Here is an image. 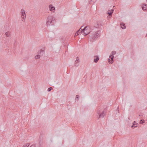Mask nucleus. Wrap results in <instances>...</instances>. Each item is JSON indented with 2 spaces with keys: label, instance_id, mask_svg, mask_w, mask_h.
<instances>
[{
  "label": "nucleus",
  "instance_id": "1",
  "mask_svg": "<svg viewBox=\"0 0 147 147\" xmlns=\"http://www.w3.org/2000/svg\"><path fill=\"white\" fill-rule=\"evenodd\" d=\"M88 28H89V27L88 26H85L83 29L82 31L84 32V36H86L89 34V38L90 39L94 40L100 36L99 34L100 33V31L99 30L96 32L90 31L88 33L86 32L85 31H86Z\"/></svg>",
  "mask_w": 147,
  "mask_h": 147
},
{
  "label": "nucleus",
  "instance_id": "2",
  "mask_svg": "<svg viewBox=\"0 0 147 147\" xmlns=\"http://www.w3.org/2000/svg\"><path fill=\"white\" fill-rule=\"evenodd\" d=\"M55 18L52 16H49L47 18V20L46 22V24L47 26L50 25L51 24V25H53V24L55 22Z\"/></svg>",
  "mask_w": 147,
  "mask_h": 147
},
{
  "label": "nucleus",
  "instance_id": "3",
  "mask_svg": "<svg viewBox=\"0 0 147 147\" xmlns=\"http://www.w3.org/2000/svg\"><path fill=\"white\" fill-rule=\"evenodd\" d=\"M21 18L22 20L23 21L24 20H25L26 16V14L25 13L24 10L22 9L21 11Z\"/></svg>",
  "mask_w": 147,
  "mask_h": 147
},
{
  "label": "nucleus",
  "instance_id": "4",
  "mask_svg": "<svg viewBox=\"0 0 147 147\" xmlns=\"http://www.w3.org/2000/svg\"><path fill=\"white\" fill-rule=\"evenodd\" d=\"M114 55H110L108 59V62L110 64H112L113 62Z\"/></svg>",
  "mask_w": 147,
  "mask_h": 147
},
{
  "label": "nucleus",
  "instance_id": "5",
  "mask_svg": "<svg viewBox=\"0 0 147 147\" xmlns=\"http://www.w3.org/2000/svg\"><path fill=\"white\" fill-rule=\"evenodd\" d=\"M83 26H81V28H80V29L75 33V35H74V37L75 36H77L78 35H79L80 34H81L82 33H84V32L82 31L83 29H82V30H80L81 28Z\"/></svg>",
  "mask_w": 147,
  "mask_h": 147
},
{
  "label": "nucleus",
  "instance_id": "6",
  "mask_svg": "<svg viewBox=\"0 0 147 147\" xmlns=\"http://www.w3.org/2000/svg\"><path fill=\"white\" fill-rule=\"evenodd\" d=\"M49 7L50 11H52L54 12L55 11V8L52 5H50L49 6Z\"/></svg>",
  "mask_w": 147,
  "mask_h": 147
},
{
  "label": "nucleus",
  "instance_id": "7",
  "mask_svg": "<svg viewBox=\"0 0 147 147\" xmlns=\"http://www.w3.org/2000/svg\"><path fill=\"white\" fill-rule=\"evenodd\" d=\"M79 59L78 57H77L76 58V59L75 62V66H78L79 64Z\"/></svg>",
  "mask_w": 147,
  "mask_h": 147
},
{
  "label": "nucleus",
  "instance_id": "8",
  "mask_svg": "<svg viewBox=\"0 0 147 147\" xmlns=\"http://www.w3.org/2000/svg\"><path fill=\"white\" fill-rule=\"evenodd\" d=\"M142 5V9L144 11H147V5L146 4H143Z\"/></svg>",
  "mask_w": 147,
  "mask_h": 147
},
{
  "label": "nucleus",
  "instance_id": "9",
  "mask_svg": "<svg viewBox=\"0 0 147 147\" xmlns=\"http://www.w3.org/2000/svg\"><path fill=\"white\" fill-rule=\"evenodd\" d=\"M99 115V117L98 119L100 118H103L104 116L105 115V114L104 113V111H103Z\"/></svg>",
  "mask_w": 147,
  "mask_h": 147
},
{
  "label": "nucleus",
  "instance_id": "10",
  "mask_svg": "<svg viewBox=\"0 0 147 147\" xmlns=\"http://www.w3.org/2000/svg\"><path fill=\"white\" fill-rule=\"evenodd\" d=\"M138 124L136 123V122L135 121H134L132 123V125L131 126V128H134L135 127H137V125Z\"/></svg>",
  "mask_w": 147,
  "mask_h": 147
},
{
  "label": "nucleus",
  "instance_id": "11",
  "mask_svg": "<svg viewBox=\"0 0 147 147\" xmlns=\"http://www.w3.org/2000/svg\"><path fill=\"white\" fill-rule=\"evenodd\" d=\"M99 59V57L97 56H95L94 57V62L95 63H97Z\"/></svg>",
  "mask_w": 147,
  "mask_h": 147
},
{
  "label": "nucleus",
  "instance_id": "12",
  "mask_svg": "<svg viewBox=\"0 0 147 147\" xmlns=\"http://www.w3.org/2000/svg\"><path fill=\"white\" fill-rule=\"evenodd\" d=\"M120 25L121 28L123 29H125L126 28V26L122 22L120 23Z\"/></svg>",
  "mask_w": 147,
  "mask_h": 147
},
{
  "label": "nucleus",
  "instance_id": "13",
  "mask_svg": "<svg viewBox=\"0 0 147 147\" xmlns=\"http://www.w3.org/2000/svg\"><path fill=\"white\" fill-rule=\"evenodd\" d=\"M44 50H42V49H40L39 51L38 52V54H39V55H41L42 56L43 54L44 53Z\"/></svg>",
  "mask_w": 147,
  "mask_h": 147
},
{
  "label": "nucleus",
  "instance_id": "14",
  "mask_svg": "<svg viewBox=\"0 0 147 147\" xmlns=\"http://www.w3.org/2000/svg\"><path fill=\"white\" fill-rule=\"evenodd\" d=\"M113 11L114 10L113 9H111V10H110L108 11L107 13L109 15L111 16L112 13H113Z\"/></svg>",
  "mask_w": 147,
  "mask_h": 147
},
{
  "label": "nucleus",
  "instance_id": "15",
  "mask_svg": "<svg viewBox=\"0 0 147 147\" xmlns=\"http://www.w3.org/2000/svg\"><path fill=\"white\" fill-rule=\"evenodd\" d=\"M102 109L100 108V107H98V110L97 111V113L98 114H99L100 113H101L102 112Z\"/></svg>",
  "mask_w": 147,
  "mask_h": 147
},
{
  "label": "nucleus",
  "instance_id": "16",
  "mask_svg": "<svg viewBox=\"0 0 147 147\" xmlns=\"http://www.w3.org/2000/svg\"><path fill=\"white\" fill-rule=\"evenodd\" d=\"M99 22H98L96 23V24L94 25V27L95 28H97L99 27Z\"/></svg>",
  "mask_w": 147,
  "mask_h": 147
},
{
  "label": "nucleus",
  "instance_id": "17",
  "mask_svg": "<svg viewBox=\"0 0 147 147\" xmlns=\"http://www.w3.org/2000/svg\"><path fill=\"white\" fill-rule=\"evenodd\" d=\"M5 35L7 37H9L10 36V33L9 32H7L5 33Z\"/></svg>",
  "mask_w": 147,
  "mask_h": 147
},
{
  "label": "nucleus",
  "instance_id": "18",
  "mask_svg": "<svg viewBox=\"0 0 147 147\" xmlns=\"http://www.w3.org/2000/svg\"><path fill=\"white\" fill-rule=\"evenodd\" d=\"M40 55H38L35 56L36 59H39L40 58Z\"/></svg>",
  "mask_w": 147,
  "mask_h": 147
},
{
  "label": "nucleus",
  "instance_id": "19",
  "mask_svg": "<svg viewBox=\"0 0 147 147\" xmlns=\"http://www.w3.org/2000/svg\"><path fill=\"white\" fill-rule=\"evenodd\" d=\"M98 22H99V25H100L101 26H103V24L102 21H98Z\"/></svg>",
  "mask_w": 147,
  "mask_h": 147
},
{
  "label": "nucleus",
  "instance_id": "20",
  "mask_svg": "<svg viewBox=\"0 0 147 147\" xmlns=\"http://www.w3.org/2000/svg\"><path fill=\"white\" fill-rule=\"evenodd\" d=\"M76 97L75 98V100H76L78 101L79 98V97H80L78 95H76Z\"/></svg>",
  "mask_w": 147,
  "mask_h": 147
},
{
  "label": "nucleus",
  "instance_id": "21",
  "mask_svg": "<svg viewBox=\"0 0 147 147\" xmlns=\"http://www.w3.org/2000/svg\"><path fill=\"white\" fill-rule=\"evenodd\" d=\"M144 122V120L143 119L140 120V123L141 124H142Z\"/></svg>",
  "mask_w": 147,
  "mask_h": 147
},
{
  "label": "nucleus",
  "instance_id": "22",
  "mask_svg": "<svg viewBox=\"0 0 147 147\" xmlns=\"http://www.w3.org/2000/svg\"><path fill=\"white\" fill-rule=\"evenodd\" d=\"M52 89L53 88L52 87H49L48 88L47 91L48 92H50Z\"/></svg>",
  "mask_w": 147,
  "mask_h": 147
},
{
  "label": "nucleus",
  "instance_id": "23",
  "mask_svg": "<svg viewBox=\"0 0 147 147\" xmlns=\"http://www.w3.org/2000/svg\"><path fill=\"white\" fill-rule=\"evenodd\" d=\"M116 52L115 51H113L112 52V55H115L116 54Z\"/></svg>",
  "mask_w": 147,
  "mask_h": 147
},
{
  "label": "nucleus",
  "instance_id": "24",
  "mask_svg": "<svg viewBox=\"0 0 147 147\" xmlns=\"http://www.w3.org/2000/svg\"><path fill=\"white\" fill-rule=\"evenodd\" d=\"M96 1V0H90L89 1L90 3H91V2H93V3H94Z\"/></svg>",
  "mask_w": 147,
  "mask_h": 147
},
{
  "label": "nucleus",
  "instance_id": "25",
  "mask_svg": "<svg viewBox=\"0 0 147 147\" xmlns=\"http://www.w3.org/2000/svg\"><path fill=\"white\" fill-rule=\"evenodd\" d=\"M26 147H28L30 145V144L29 143H27L24 145Z\"/></svg>",
  "mask_w": 147,
  "mask_h": 147
},
{
  "label": "nucleus",
  "instance_id": "26",
  "mask_svg": "<svg viewBox=\"0 0 147 147\" xmlns=\"http://www.w3.org/2000/svg\"><path fill=\"white\" fill-rule=\"evenodd\" d=\"M22 147H26L25 145H24Z\"/></svg>",
  "mask_w": 147,
  "mask_h": 147
},
{
  "label": "nucleus",
  "instance_id": "27",
  "mask_svg": "<svg viewBox=\"0 0 147 147\" xmlns=\"http://www.w3.org/2000/svg\"><path fill=\"white\" fill-rule=\"evenodd\" d=\"M40 143L39 142V147H40Z\"/></svg>",
  "mask_w": 147,
  "mask_h": 147
},
{
  "label": "nucleus",
  "instance_id": "28",
  "mask_svg": "<svg viewBox=\"0 0 147 147\" xmlns=\"http://www.w3.org/2000/svg\"><path fill=\"white\" fill-rule=\"evenodd\" d=\"M146 36H147V34H146Z\"/></svg>",
  "mask_w": 147,
  "mask_h": 147
},
{
  "label": "nucleus",
  "instance_id": "29",
  "mask_svg": "<svg viewBox=\"0 0 147 147\" xmlns=\"http://www.w3.org/2000/svg\"><path fill=\"white\" fill-rule=\"evenodd\" d=\"M119 108L118 107L117 108V109H119Z\"/></svg>",
  "mask_w": 147,
  "mask_h": 147
},
{
  "label": "nucleus",
  "instance_id": "30",
  "mask_svg": "<svg viewBox=\"0 0 147 147\" xmlns=\"http://www.w3.org/2000/svg\"><path fill=\"white\" fill-rule=\"evenodd\" d=\"M52 86H54L53 85H52Z\"/></svg>",
  "mask_w": 147,
  "mask_h": 147
},
{
  "label": "nucleus",
  "instance_id": "31",
  "mask_svg": "<svg viewBox=\"0 0 147 147\" xmlns=\"http://www.w3.org/2000/svg\"><path fill=\"white\" fill-rule=\"evenodd\" d=\"M139 115L140 116H141V115Z\"/></svg>",
  "mask_w": 147,
  "mask_h": 147
},
{
  "label": "nucleus",
  "instance_id": "32",
  "mask_svg": "<svg viewBox=\"0 0 147 147\" xmlns=\"http://www.w3.org/2000/svg\"><path fill=\"white\" fill-rule=\"evenodd\" d=\"M146 1H147V0H146Z\"/></svg>",
  "mask_w": 147,
  "mask_h": 147
}]
</instances>
